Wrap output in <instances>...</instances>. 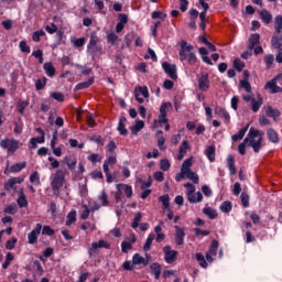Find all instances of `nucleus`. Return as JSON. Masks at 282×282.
<instances>
[{
	"label": "nucleus",
	"mask_w": 282,
	"mask_h": 282,
	"mask_svg": "<svg viewBox=\"0 0 282 282\" xmlns=\"http://www.w3.org/2000/svg\"><path fill=\"white\" fill-rule=\"evenodd\" d=\"M239 88L245 89V91L247 93V95H242V100H245V102H250L251 110L253 111V113H257V111H259L261 109V106L263 105V98H261V96L259 95L257 96V98H254V96L252 95V86L250 85V82H248V79H240Z\"/></svg>",
	"instance_id": "obj_1"
},
{
	"label": "nucleus",
	"mask_w": 282,
	"mask_h": 282,
	"mask_svg": "<svg viewBox=\"0 0 282 282\" xmlns=\"http://www.w3.org/2000/svg\"><path fill=\"white\" fill-rule=\"evenodd\" d=\"M263 131H259L254 128H250L247 137L245 138V142L251 147L254 153H259L261 149H263Z\"/></svg>",
	"instance_id": "obj_2"
},
{
	"label": "nucleus",
	"mask_w": 282,
	"mask_h": 282,
	"mask_svg": "<svg viewBox=\"0 0 282 282\" xmlns=\"http://www.w3.org/2000/svg\"><path fill=\"white\" fill-rule=\"evenodd\" d=\"M193 50V45L188 44V42L181 41L178 51L181 63H187L188 65H195L197 63V55H195Z\"/></svg>",
	"instance_id": "obj_3"
},
{
	"label": "nucleus",
	"mask_w": 282,
	"mask_h": 282,
	"mask_svg": "<svg viewBox=\"0 0 282 282\" xmlns=\"http://www.w3.org/2000/svg\"><path fill=\"white\" fill-rule=\"evenodd\" d=\"M65 184V171L64 170H56L55 173L51 177V188L54 195H58L61 193V188Z\"/></svg>",
	"instance_id": "obj_4"
},
{
	"label": "nucleus",
	"mask_w": 282,
	"mask_h": 282,
	"mask_svg": "<svg viewBox=\"0 0 282 282\" xmlns=\"http://www.w3.org/2000/svg\"><path fill=\"white\" fill-rule=\"evenodd\" d=\"M186 189V197H187V202H189V204H199L200 202L204 200V195L202 194V192H195V185H193V183H186L185 185Z\"/></svg>",
	"instance_id": "obj_5"
},
{
	"label": "nucleus",
	"mask_w": 282,
	"mask_h": 282,
	"mask_svg": "<svg viewBox=\"0 0 282 282\" xmlns=\"http://www.w3.org/2000/svg\"><path fill=\"white\" fill-rule=\"evenodd\" d=\"M0 147L1 149H7L9 154H12V153H17L20 147V143H19V140L17 139L6 138L0 141Z\"/></svg>",
	"instance_id": "obj_6"
},
{
	"label": "nucleus",
	"mask_w": 282,
	"mask_h": 282,
	"mask_svg": "<svg viewBox=\"0 0 282 282\" xmlns=\"http://www.w3.org/2000/svg\"><path fill=\"white\" fill-rule=\"evenodd\" d=\"M134 98L137 102L142 105L144 102V98H149V88H147V86L137 87L134 89Z\"/></svg>",
	"instance_id": "obj_7"
},
{
	"label": "nucleus",
	"mask_w": 282,
	"mask_h": 282,
	"mask_svg": "<svg viewBox=\"0 0 282 282\" xmlns=\"http://www.w3.org/2000/svg\"><path fill=\"white\" fill-rule=\"evenodd\" d=\"M41 230H43V225L36 224L35 228L28 235V242L31 246L39 242V235H41Z\"/></svg>",
	"instance_id": "obj_8"
},
{
	"label": "nucleus",
	"mask_w": 282,
	"mask_h": 282,
	"mask_svg": "<svg viewBox=\"0 0 282 282\" xmlns=\"http://www.w3.org/2000/svg\"><path fill=\"white\" fill-rule=\"evenodd\" d=\"M193 166V159H186L181 167V173L176 174L175 180L176 182H182L184 177H186V171Z\"/></svg>",
	"instance_id": "obj_9"
},
{
	"label": "nucleus",
	"mask_w": 282,
	"mask_h": 282,
	"mask_svg": "<svg viewBox=\"0 0 282 282\" xmlns=\"http://www.w3.org/2000/svg\"><path fill=\"white\" fill-rule=\"evenodd\" d=\"M162 67L165 72V74H167V76H170V78H172V80H177V66H175V64H169V63L164 62L162 64Z\"/></svg>",
	"instance_id": "obj_10"
},
{
	"label": "nucleus",
	"mask_w": 282,
	"mask_h": 282,
	"mask_svg": "<svg viewBox=\"0 0 282 282\" xmlns=\"http://www.w3.org/2000/svg\"><path fill=\"white\" fill-rule=\"evenodd\" d=\"M198 89L200 91H206L207 89H210V79L207 73H203L198 78Z\"/></svg>",
	"instance_id": "obj_11"
},
{
	"label": "nucleus",
	"mask_w": 282,
	"mask_h": 282,
	"mask_svg": "<svg viewBox=\"0 0 282 282\" xmlns=\"http://www.w3.org/2000/svg\"><path fill=\"white\" fill-rule=\"evenodd\" d=\"M217 250H219V241L213 240L209 250L206 253V260L208 263H213V257H217Z\"/></svg>",
	"instance_id": "obj_12"
},
{
	"label": "nucleus",
	"mask_w": 282,
	"mask_h": 282,
	"mask_svg": "<svg viewBox=\"0 0 282 282\" xmlns=\"http://www.w3.org/2000/svg\"><path fill=\"white\" fill-rule=\"evenodd\" d=\"M98 248H106V250H109V248H111V245H109V242H107L105 240H99L98 242H93L91 248L88 250V254L90 257H93V254H96V250H98Z\"/></svg>",
	"instance_id": "obj_13"
},
{
	"label": "nucleus",
	"mask_w": 282,
	"mask_h": 282,
	"mask_svg": "<svg viewBox=\"0 0 282 282\" xmlns=\"http://www.w3.org/2000/svg\"><path fill=\"white\" fill-rule=\"evenodd\" d=\"M163 252H164V259L167 263H173V261H175V259H177V251L172 250L171 246H166L163 248Z\"/></svg>",
	"instance_id": "obj_14"
},
{
	"label": "nucleus",
	"mask_w": 282,
	"mask_h": 282,
	"mask_svg": "<svg viewBox=\"0 0 282 282\" xmlns=\"http://www.w3.org/2000/svg\"><path fill=\"white\" fill-rule=\"evenodd\" d=\"M100 40L98 39V36L96 35H91L89 43H88V52H90V54H96V52H98L100 48H98V42Z\"/></svg>",
	"instance_id": "obj_15"
},
{
	"label": "nucleus",
	"mask_w": 282,
	"mask_h": 282,
	"mask_svg": "<svg viewBox=\"0 0 282 282\" xmlns=\"http://www.w3.org/2000/svg\"><path fill=\"white\" fill-rule=\"evenodd\" d=\"M176 230L175 234V241L177 246H184V238L186 237V232L180 226L174 227Z\"/></svg>",
	"instance_id": "obj_16"
},
{
	"label": "nucleus",
	"mask_w": 282,
	"mask_h": 282,
	"mask_svg": "<svg viewBox=\"0 0 282 282\" xmlns=\"http://www.w3.org/2000/svg\"><path fill=\"white\" fill-rule=\"evenodd\" d=\"M43 69L48 78H54V76H56V68L54 67V64H52V62L44 63Z\"/></svg>",
	"instance_id": "obj_17"
},
{
	"label": "nucleus",
	"mask_w": 282,
	"mask_h": 282,
	"mask_svg": "<svg viewBox=\"0 0 282 282\" xmlns=\"http://www.w3.org/2000/svg\"><path fill=\"white\" fill-rule=\"evenodd\" d=\"M264 113L268 116V118H273L274 120L281 116L279 109H274L272 106L264 107Z\"/></svg>",
	"instance_id": "obj_18"
},
{
	"label": "nucleus",
	"mask_w": 282,
	"mask_h": 282,
	"mask_svg": "<svg viewBox=\"0 0 282 282\" xmlns=\"http://www.w3.org/2000/svg\"><path fill=\"white\" fill-rule=\"evenodd\" d=\"M133 265H149V260L144 259L140 253H134L132 257Z\"/></svg>",
	"instance_id": "obj_19"
},
{
	"label": "nucleus",
	"mask_w": 282,
	"mask_h": 282,
	"mask_svg": "<svg viewBox=\"0 0 282 282\" xmlns=\"http://www.w3.org/2000/svg\"><path fill=\"white\" fill-rule=\"evenodd\" d=\"M265 89H269L271 94H280L282 91L281 87L276 85V79H271L267 83Z\"/></svg>",
	"instance_id": "obj_20"
},
{
	"label": "nucleus",
	"mask_w": 282,
	"mask_h": 282,
	"mask_svg": "<svg viewBox=\"0 0 282 282\" xmlns=\"http://www.w3.org/2000/svg\"><path fill=\"white\" fill-rule=\"evenodd\" d=\"M260 39H261V35H259V33L251 34L249 37V44H248L249 50H254V46L259 45Z\"/></svg>",
	"instance_id": "obj_21"
},
{
	"label": "nucleus",
	"mask_w": 282,
	"mask_h": 282,
	"mask_svg": "<svg viewBox=\"0 0 282 282\" xmlns=\"http://www.w3.org/2000/svg\"><path fill=\"white\" fill-rule=\"evenodd\" d=\"M17 202L20 208L28 207V197L25 196V193L23 192V189L19 191V197Z\"/></svg>",
	"instance_id": "obj_22"
},
{
	"label": "nucleus",
	"mask_w": 282,
	"mask_h": 282,
	"mask_svg": "<svg viewBox=\"0 0 282 282\" xmlns=\"http://www.w3.org/2000/svg\"><path fill=\"white\" fill-rule=\"evenodd\" d=\"M64 162H65L68 171H72V173H74L76 171V164H77L76 159H72L69 156H65L64 158Z\"/></svg>",
	"instance_id": "obj_23"
},
{
	"label": "nucleus",
	"mask_w": 282,
	"mask_h": 282,
	"mask_svg": "<svg viewBox=\"0 0 282 282\" xmlns=\"http://www.w3.org/2000/svg\"><path fill=\"white\" fill-rule=\"evenodd\" d=\"M227 164H228L230 175H236L237 169L235 167V156H232V154H229L227 156Z\"/></svg>",
	"instance_id": "obj_24"
},
{
	"label": "nucleus",
	"mask_w": 282,
	"mask_h": 282,
	"mask_svg": "<svg viewBox=\"0 0 282 282\" xmlns=\"http://www.w3.org/2000/svg\"><path fill=\"white\" fill-rule=\"evenodd\" d=\"M116 162H118V160L116 159V156H108L107 160L104 162V173H107L109 171V166H115Z\"/></svg>",
	"instance_id": "obj_25"
},
{
	"label": "nucleus",
	"mask_w": 282,
	"mask_h": 282,
	"mask_svg": "<svg viewBox=\"0 0 282 282\" xmlns=\"http://www.w3.org/2000/svg\"><path fill=\"white\" fill-rule=\"evenodd\" d=\"M185 177H187V180H191L194 184H199V176L197 175V173L191 171V167H187Z\"/></svg>",
	"instance_id": "obj_26"
},
{
	"label": "nucleus",
	"mask_w": 282,
	"mask_h": 282,
	"mask_svg": "<svg viewBox=\"0 0 282 282\" xmlns=\"http://www.w3.org/2000/svg\"><path fill=\"white\" fill-rule=\"evenodd\" d=\"M126 122H127L126 117H120L119 118V124H118L117 129H118L120 135H127V133H128L127 128L124 126Z\"/></svg>",
	"instance_id": "obj_27"
},
{
	"label": "nucleus",
	"mask_w": 282,
	"mask_h": 282,
	"mask_svg": "<svg viewBox=\"0 0 282 282\" xmlns=\"http://www.w3.org/2000/svg\"><path fill=\"white\" fill-rule=\"evenodd\" d=\"M94 85V78H89L86 82L79 83L75 86V91H80V89H87Z\"/></svg>",
	"instance_id": "obj_28"
},
{
	"label": "nucleus",
	"mask_w": 282,
	"mask_h": 282,
	"mask_svg": "<svg viewBox=\"0 0 282 282\" xmlns=\"http://www.w3.org/2000/svg\"><path fill=\"white\" fill-rule=\"evenodd\" d=\"M150 270L154 275V279H160V275L162 274V267L159 263L151 264Z\"/></svg>",
	"instance_id": "obj_29"
},
{
	"label": "nucleus",
	"mask_w": 282,
	"mask_h": 282,
	"mask_svg": "<svg viewBox=\"0 0 282 282\" xmlns=\"http://www.w3.org/2000/svg\"><path fill=\"white\" fill-rule=\"evenodd\" d=\"M142 129H144V121L142 120H137L135 124L130 127V130L134 135H138V132L142 131Z\"/></svg>",
	"instance_id": "obj_30"
},
{
	"label": "nucleus",
	"mask_w": 282,
	"mask_h": 282,
	"mask_svg": "<svg viewBox=\"0 0 282 282\" xmlns=\"http://www.w3.org/2000/svg\"><path fill=\"white\" fill-rule=\"evenodd\" d=\"M248 127H249V124H247V127L240 129L238 133L234 134V135L231 137L232 142H237L238 140H243V137H245L246 133L248 132Z\"/></svg>",
	"instance_id": "obj_31"
},
{
	"label": "nucleus",
	"mask_w": 282,
	"mask_h": 282,
	"mask_svg": "<svg viewBox=\"0 0 282 282\" xmlns=\"http://www.w3.org/2000/svg\"><path fill=\"white\" fill-rule=\"evenodd\" d=\"M267 135L270 142H273V144H276V142H279V133H276L274 129L270 128L267 131Z\"/></svg>",
	"instance_id": "obj_32"
},
{
	"label": "nucleus",
	"mask_w": 282,
	"mask_h": 282,
	"mask_svg": "<svg viewBox=\"0 0 282 282\" xmlns=\"http://www.w3.org/2000/svg\"><path fill=\"white\" fill-rule=\"evenodd\" d=\"M203 213L206 215V217H208V219H217V209L205 207Z\"/></svg>",
	"instance_id": "obj_33"
},
{
	"label": "nucleus",
	"mask_w": 282,
	"mask_h": 282,
	"mask_svg": "<svg viewBox=\"0 0 282 282\" xmlns=\"http://www.w3.org/2000/svg\"><path fill=\"white\" fill-rule=\"evenodd\" d=\"M124 191V195L127 197H131V195H133V188L130 185H126V184H117V189H121Z\"/></svg>",
	"instance_id": "obj_34"
},
{
	"label": "nucleus",
	"mask_w": 282,
	"mask_h": 282,
	"mask_svg": "<svg viewBox=\"0 0 282 282\" xmlns=\"http://www.w3.org/2000/svg\"><path fill=\"white\" fill-rule=\"evenodd\" d=\"M205 155L209 162H215V145H209L205 150Z\"/></svg>",
	"instance_id": "obj_35"
},
{
	"label": "nucleus",
	"mask_w": 282,
	"mask_h": 282,
	"mask_svg": "<svg viewBox=\"0 0 282 282\" xmlns=\"http://www.w3.org/2000/svg\"><path fill=\"white\" fill-rule=\"evenodd\" d=\"M44 143H45V137H43V135L36 137V138H32L30 140L31 149H36L37 144H44Z\"/></svg>",
	"instance_id": "obj_36"
},
{
	"label": "nucleus",
	"mask_w": 282,
	"mask_h": 282,
	"mask_svg": "<svg viewBox=\"0 0 282 282\" xmlns=\"http://www.w3.org/2000/svg\"><path fill=\"white\" fill-rule=\"evenodd\" d=\"M155 239V234H150L145 240V243L143 246V250L148 252V250H151V246Z\"/></svg>",
	"instance_id": "obj_37"
},
{
	"label": "nucleus",
	"mask_w": 282,
	"mask_h": 282,
	"mask_svg": "<svg viewBox=\"0 0 282 282\" xmlns=\"http://www.w3.org/2000/svg\"><path fill=\"white\" fill-rule=\"evenodd\" d=\"M260 18L263 21V23H272V15L270 12H268V10H262L260 12Z\"/></svg>",
	"instance_id": "obj_38"
},
{
	"label": "nucleus",
	"mask_w": 282,
	"mask_h": 282,
	"mask_svg": "<svg viewBox=\"0 0 282 282\" xmlns=\"http://www.w3.org/2000/svg\"><path fill=\"white\" fill-rule=\"evenodd\" d=\"M274 30L276 34H281L282 31V15H276L274 18Z\"/></svg>",
	"instance_id": "obj_39"
},
{
	"label": "nucleus",
	"mask_w": 282,
	"mask_h": 282,
	"mask_svg": "<svg viewBox=\"0 0 282 282\" xmlns=\"http://www.w3.org/2000/svg\"><path fill=\"white\" fill-rule=\"evenodd\" d=\"M76 223V210H72L66 216V226H72Z\"/></svg>",
	"instance_id": "obj_40"
},
{
	"label": "nucleus",
	"mask_w": 282,
	"mask_h": 282,
	"mask_svg": "<svg viewBox=\"0 0 282 282\" xmlns=\"http://www.w3.org/2000/svg\"><path fill=\"white\" fill-rule=\"evenodd\" d=\"M46 85H47V77H43L42 79H37L35 82V89L37 91H41V89H45Z\"/></svg>",
	"instance_id": "obj_41"
},
{
	"label": "nucleus",
	"mask_w": 282,
	"mask_h": 282,
	"mask_svg": "<svg viewBox=\"0 0 282 282\" xmlns=\"http://www.w3.org/2000/svg\"><path fill=\"white\" fill-rule=\"evenodd\" d=\"M30 182L31 184H35V186L41 185V175H39V172H34L30 175Z\"/></svg>",
	"instance_id": "obj_42"
},
{
	"label": "nucleus",
	"mask_w": 282,
	"mask_h": 282,
	"mask_svg": "<svg viewBox=\"0 0 282 282\" xmlns=\"http://www.w3.org/2000/svg\"><path fill=\"white\" fill-rule=\"evenodd\" d=\"M272 47L275 50H281L282 46V37H279L278 35H274L271 40Z\"/></svg>",
	"instance_id": "obj_43"
},
{
	"label": "nucleus",
	"mask_w": 282,
	"mask_h": 282,
	"mask_svg": "<svg viewBox=\"0 0 282 282\" xmlns=\"http://www.w3.org/2000/svg\"><path fill=\"white\" fill-rule=\"evenodd\" d=\"M156 135H159V139H158V147L161 151H164L166 149V147L164 145V137H162V130H159L156 132Z\"/></svg>",
	"instance_id": "obj_44"
},
{
	"label": "nucleus",
	"mask_w": 282,
	"mask_h": 282,
	"mask_svg": "<svg viewBox=\"0 0 282 282\" xmlns=\"http://www.w3.org/2000/svg\"><path fill=\"white\" fill-rule=\"evenodd\" d=\"M219 209L221 213H230L232 210V203L226 200L220 205Z\"/></svg>",
	"instance_id": "obj_45"
},
{
	"label": "nucleus",
	"mask_w": 282,
	"mask_h": 282,
	"mask_svg": "<svg viewBox=\"0 0 282 282\" xmlns=\"http://www.w3.org/2000/svg\"><path fill=\"white\" fill-rule=\"evenodd\" d=\"M25 166V162L15 163L10 167L11 173H20V171H23V167Z\"/></svg>",
	"instance_id": "obj_46"
},
{
	"label": "nucleus",
	"mask_w": 282,
	"mask_h": 282,
	"mask_svg": "<svg viewBox=\"0 0 282 282\" xmlns=\"http://www.w3.org/2000/svg\"><path fill=\"white\" fill-rule=\"evenodd\" d=\"M196 261H198L200 268H208V262H206L204 254L196 253Z\"/></svg>",
	"instance_id": "obj_47"
},
{
	"label": "nucleus",
	"mask_w": 282,
	"mask_h": 282,
	"mask_svg": "<svg viewBox=\"0 0 282 282\" xmlns=\"http://www.w3.org/2000/svg\"><path fill=\"white\" fill-rule=\"evenodd\" d=\"M234 67L237 69V72H242L243 67H246V63L239 58H236L234 61Z\"/></svg>",
	"instance_id": "obj_48"
},
{
	"label": "nucleus",
	"mask_w": 282,
	"mask_h": 282,
	"mask_svg": "<svg viewBox=\"0 0 282 282\" xmlns=\"http://www.w3.org/2000/svg\"><path fill=\"white\" fill-rule=\"evenodd\" d=\"M19 47H20V52H22L23 54H30L31 52L30 45H28V42L25 41H21L19 43Z\"/></svg>",
	"instance_id": "obj_49"
},
{
	"label": "nucleus",
	"mask_w": 282,
	"mask_h": 282,
	"mask_svg": "<svg viewBox=\"0 0 282 282\" xmlns=\"http://www.w3.org/2000/svg\"><path fill=\"white\" fill-rule=\"evenodd\" d=\"M172 105L171 102H163L160 107V113L163 116H167L169 109H171Z\"/></svg>",
	"instance_id": "obj_50"
},
{
	"label": "nucleus",
	"mask_w": 282,
	"mask_h": 282,
	"mask_svg": "<svg viewBox=\"0 0 282 282\" xmlns=\"http://www.w3.org/2000/svg\"><path fill=\"white\" fill-rule=\"evenodd\" d=\"M6 191H17V183L13 178H9L8 182L4 184Z\"/></svg>",
	"instance_id": "obj_51"
},
{
	"label": "nucleus",
	"mask_w": 282,
	"mask_h": 282,
	"mask_svg": "<svg viewBox=\"0 0 282 282\" xmlns=\"http://www.w3.org/2000/svg\"><path fill=\"white\" fill-rule=\"evenodd\" d=\"M17 241H19L17 238H11L7 241L6 243V249L7 250H14L15 246H17Z\"/></svg>",
	"instance_id": "obj_52"
},
{
	"label": "nucleus",
	"mask_w": 282,
	"mask_h": 282,
	"mask_svg": "<svg viewBox=\"0 0 282 282\" xmlns=\"http://www.w3.org/2000/svg\"><path fill=\"white\" fill-rule=\"evenodd\" d=\"M11 261H14V256L11 252H8L6 256V261L2 264L3 270H7L8 265H10Z\"/></svg>",
	"instance_id": "obj_53"
},
{
	"label": "nucleus",
	"mask_w": 282,
	"mask_h": 282,
	"mask_svg": "<svg viewBox=\"0 0 282 282\" xmlns=\"http://www.w3.org/2000/svg\"><path fill=\"white\" fill-rule=\"evenodd\" d=\"M140 221H142V213H137L134 220L131 225V228H133L135 230V228H138V226H140Z\"/></svg>",
	"instance_id": "obj_54"
},
{
	"label": "nucleus",
	"mask_w": 282,
	"mask_h": 282,
	"mask_svg": "<svg viewBox=\"0 0 282 282\" xmlns=\"http://www.w3.org/2000/svg\"><path fill=\"white\" fill-rule=\"evenodd\" d=\"M51 96L54 100H57V102L65 101V95H63V93L55 91V93L51 94Z\"/></svg>",
	"instance_id": "obj_55"
},
{
	"label": "nucleus",
	"mask_w": 282,
	"mask_h": 282,
	"mask_svg": "<svg viewBox=\"0 0 282 282\" xmlns=\"http://www.w3.org/2000/svg\"><path fill=\"white\" fill-rule=\"evenodd\" d=\"M132 248H133V245H131V242H129V241L121 242V252L127 253V252H129V250H132Z\"/></svg>",
	"instance_id": "obj_56"
},
{
	"label": "nucleus",
	"mask_w": 282,
	"mask_h": 282,
	"mask_svg": "<svg viewBox=\"0 0 282 282\" xmlns=\"http://www.w3.org/2000/svg\"><path fill=\"white\" fill-rule=\"evenodd\" d=\"M82 208V219H89V213H91V209H89L87 205H83Z\"/></svg>",
	"instance_id": "obj_57"
},
{
	"label": "nucleus",
	"mask_w": 282,
	"mask_h": 282,
	"mask_svg": "<svg viewBox=\"0 0 282 282\" xmlns=\"http://www.w3.org/2000/svg\"><path fill=\"white\" fill-rule=\"evenodd\" d=\"M160 202L163 204L164 209H166V208H169V206H171V202H170V198H169L167 194L161 196Z\"/></svg>",
	"instance_id": "obj_58"
},
{
	"label": "nucleus",
	"mask_w": 282,
	"mask_h": 282,
	"mask_svg": "<svg viewBox=\"0 0 282 282\" xmlns=\"http://www.w3.org/2000/svg\"><path fill=\"white\" fill-rule=\"evenodd\" d=\"M160 169H161V171H169V169H171V162H169V160H166V159L161 160Z\"/></svg>",
	"instance_id": "obj_59"
},
{
	"label": "nucleus",
	"mask_w": 282,
	"mask_h": 282,
	"mask_svg": "<svg viewBox=\"0 0 282 282\" xmlns=\"http://www.w3.org/2000/svg\"><path fill=\"white\" fill-rule=\"evenodd\" d=\"M41 36H45V31H43V30L35 31V32L33 33L32 39H33V41H34L35 43H39V41H41Z\"/></svg>",
	"instance_id": "obj_60"
},
{
	"label": "nucleus",
	"mask_w": 282,
	"mask_h": 282,
	"mask_svg": "<svg viewBox=\"0 0 282 282\" xmlns=\"http://www.w3.org/2000/svg\"><path fill=\"white\" fill-rule=\"evenodd\" d=\"M4 213H6V215H17V206L14 204L13 205H8L4 208Z\"/></svg>",
	"instance_id": "obj_61"
},
{
	"label": "nucleus",
	"mask_w": 282,
	"mask_h": 282,
	"mask_svg": "<svg viewBox=\"0 0 282 282\" xmlns=\"http://www.w3.org/2000/svg\"><path fill=\"white\" fill-rule=\"evenodd\" d=\"M88 161L96 164V162H102V156L100 154H90L88 155Z\"/></svg>",
	"instance_id": "obj_62"
},
{
	"label": "nucleus",
	"mask_w": 282,
	"mask_h": 282,
	"mask_svg": "<svg viewBox=\"0 0 282 282\" xmlns=\"http://www.w3.org/2000/svg\"><path fill=\"white\" fill-rule=\"evenodd\" d=\"M118 42V35L113 32L108 33V43H111V45H116Z\"/></svg>",
	"instance_id": "obj_63"
},
{
	"label": "nucleus",
	"mask_w": 282,
	"mask_h": 282,
	"mask_svg": "<svg viewBox=\"0 0 282 282\" xmlns=\"http://www.w3.org/2000/svg\"><path fill=\"white\" fill-rule=\"evenodd\" d=\"M99 202H101V206H109V200L107 198V193L101 192L99 195Z\"/></svg>",
	"instance_id": "obj_64"
}]
</instances>
